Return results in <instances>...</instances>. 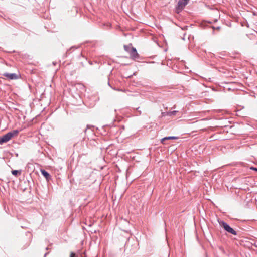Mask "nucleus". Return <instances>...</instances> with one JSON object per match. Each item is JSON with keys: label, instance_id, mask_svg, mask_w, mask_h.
I'll use <instances>...</instances> for the list:
<instances>
[{"label": "nucleus", "instance_id": "obj_1", "mask_svg": "<svg viewBox=\"0 0 257 257\" xmlns=\"http://www.w3.org/2000/svg\"><path fill=\"white\" fill-rule=\"evenodd\" d=\"M218 222L220 226L226 232L231 234L233 235H237V232L232 228L227 223L223 220H218Z\"/></svg>", "mask_w": 257, "mask_h": 257}, {"label": "nucleus", "instance_id": "obj_2", "mask_svg": "<svg viewBox=\"0 0 257 257\" xmlns=\"http://www.w3.org/2000/svg\"><path fill=\"white\" fill-rule=\"evenodd\" d=\"M19 132V131L18 130H13L1 137L5 141V142H7L13 137L17 136Z\"/></svg>", "mask_w": 257, "mask_h": 257}, {"label": "nucleus", "instance_id": "obj_3", "mask_svg": "<svg viewBox=\"0 0 257 257\" xmlns=\"http://www.w3.org/2000/svg\"><path fill=\"white\" fill-rule=\"evenodd\" d=\"M189 0H179L176 6V12L180 13L188 3Z\"/></svg>", "mask_w": 257, "mask_h": 257}, {"label": "nucleus", "instance_id": "obj_4", "mask_svg": "<svg viewBox=\"0 0 257 257\" xmlns=\"http://www.w3.org/2000/svg\"><path fill=\"white\" fill-rule=\"evenodd\" d=\"M3 75L10 80H16L19 78L18 75L16 73H5Z\"/></svg>", "mask_w": 257, "mask_h": 257}, {"label": "nucleus", "instance_id": "obj_5", "mask_svg": "<svg viewBox=\"0 0 257 257\" xmlns=\"http://www.w3.org/2000/svg\"><path fill=\"white\" fill-rule=\"evenodd\" d=\"M129 54L131 58L133 60L138 59L139 57V55L137 52V49L135 47L132 48V50H131L130 53Z\"/></svg>", "mask_w": 257, "mask_h": 257}, {"label": "nucleus", "instance_id": "obj_6", "mask_svg": "<svg viewBox=\"0 0 257 257\" xmlns=\"http://www.w3.org/2000/svg\"><path fill=\"white\" fill-rule=\"evenodd\" d=\"M40 172L42 175H43L45 178L47 182H49L50 180H52V177L48 172L44 169H41Z\"/></svg>", "mask_w": 257, "mask_h": 257}, {"label": "nucleus", "instance_id": "obj_7", "mask_svg": "<svg viewBox=\"0 0 257 257\" xmlns=\"http://www.w3.org/2000/svg\"><path fill=\"white\" fill-rule=\"evenodd\" d=\"M178 138L179 137L176 136H167L161 139L160 142L162 144L166 145V143L165 142V141L169 140H176L178 139Z\"/></svg>", "mask_w": 257, "mask_h": 257}, {"label": "nucleus", "instance_id": "obj_8", "mask_svg": "<svg viewBox=\"0 0 257 257\" xmlns=\"http://www.w3.org/2000/svg\"><path fill=\"white\" fill-rule=\"evenodd\" d=\"M177 112H178V111H176V110H174L172 111L163 112L161 113V115L163 117L166 116H172L173 115H175Z\"/></svg>", "mask_w": 257, "mask_h": 257}, {"label": "nucleus", "instance_id": "obj_9", "mask_svg": "<svg viewBox=\"0 0 257 257\" xmlns=\"http://www.w3.org/2000/svg\"><path fill=\"white\" fill-rule=\"evenodd\" d=\"M133 47H134L132 46L131 44H130L128 45H124V50L129 53H130V51L132 50V48H133Z\"/></svg>", "mask_w": 257, "mask_h": 257}, {"label": "nucleus", "instance_id": "obj_10", "mask_svg": "<svg viewBox=\"0 0 257 257\" xmlns=\"http://www.w3.org/2000/svg\"><path fill=\"white\" fill-rule=\"evenodd\" d=\"M12 174L14 176H15L16 177H17L19 175H21V170H12Z\"/></svg>", "mask_w": 257, "mask_h": 257}, {"label": "nucleus", "instance_id": "obj_11", "mask_svg": "<svg viewBox=\"0 0 257 257\" xmlns=\"http://www.w3.org/2000/svg\"><path fill=\"white\" fill-rule=\"evenodd\" d=\"M211 23H212V22L210 21H204L202 22V25L206 26V25H207V24H211Z\"/></svg>", "mask_w": 257, "mask_h": 257}, {"label": "nucleus", "instance_id": "obj_12", "mask_svg": "<svg viewBox=\"0 0 257 257\" xmlns=\"http://www.w3.org/2000/svg\"><path fill=\"white\" fill-rule=\"evenodd\" d=\"M212 29H213V30H220L221 27L220 26H217V27H214V26H211V27Z\"/></svg>", "mask_w": 257, "mask_h": 257}, {"label": "nucleus", "instance_id": "obj_13", "mask_svg": "<svg viewBox=\"0 0 257 257\" xmlns=\"http://www.w3.org/2000/svg\"><path fill=\"white\" fill-rule=\"evenodd\" d=\"M7 143L2 138V137H0V145H2L4 143Z\"/></svg>", "mask_w": 257, "mask_h": 257}, {"label": "nucleus", "instance_id": "obj_14", "mask_svg": "<svg viewBox=\"0 0 257 257\" xmlns=\"http://www.w3.org/2000/svg\"><path fill=\"white\" fill-rule=\"evenodd\" d=\"M70 257H77V256L74 252H72L70 255Z\"/></svg>", "mask_w": 257, "mask_h": 257}, {"label": "nucleus", "instance_id": "obj_15", "mask_svg": "<svg viewBox=\"0 0 257 257\" xmlns=\"http://www.w3.org/2000/svg\"><path fill=\"white\" fill-rule=\"evenodd\" d=\"M108 85H109V86H110V87L111 88H112L113 89H114V90H119V89H116L115 88H113V87L111 86V84H110V83L109 81H108Z\"/></svg>", "mask_w": 257, "mask_h": 257}, {"label": "nucleus", "instance_id": "obj_16", "mask_svg": "<svg viewBox=\"0 0 257 257\" xmlns=\"http://www.w3.org/2000/svg\"><path fill=\"white\" fill-rule=\"evenodd\" d=\"M128 246H129V241H128V242H126V243L125 244V250L128 248Z\"/></svg>", "mask_w": 257, "mask_h": 257}, {"label": "nucleus", "instance_id": "obj_17", "mask_svg": "<svg viewBox=\"0 0 257 257\" xmlns=\"http://www.w3.org/2000/svg\"><path fill=\"white\" fill-rule=\"evenodd\" d=\"M251 170H254L257 172V168L254 167H251L250 168Z\"/></svg>", "mask_w": 257, "mask_h": 257}, {"label": "nucleus", "instance_id": "obj_18", "mask_svg": "<svg viewBox=\"0 0 257 257\" xmlns=\"http://www.w3.org/2000/svg\"><path fill=\"white\" fill-rule=\"evenodd\" d=\"M80 135H81V137H80V139H81V138L84 139V134L82 133H80Z\"/></svg>", "mask_w": 257, "mask_h": 257}, {"label": "nucleus", "instance_id": "obj_19", "mask_svg": "<svg viewBox=\"0 0 257 257\" xmlns=\"http://www.w3.org/2000/svg\"><path fill=\"white\" fill-rule=\"evenodd\" d=\"M140 107L137 108V112L139 113V114H141V111L139 110Z\"/></svg>", "mask_w": 257, "mask_h": 257}, {"label": "nucleus", "instance_id": "obj_20", "mask_svg": "<svg viewBox=\"0 0 257 257\" xmlns=\"http://www.w3.org/2000/svg\"><path fill=\"white\" fill-rule=\"evenodd\" d=\"M88 128V126H87V128H85V130L83 131L84 133L85 134L86 132L87 131Z\"/></svg>", "mask_w": 257, "mask_h": 257}, {"label": "nucleus", "instance_id": "obj_21", "mask_svg": "<svg viewBox=\"0 0 257 257\" xmlns=\"http://www.w3.org/2000/svg\"><path fill=\"white\" fill-rule=\"evenodd\" d=\"M77 48H78V47H75V46H72V47H71L70 48V49H74H74H76Z\"/></svg>", "mask_w": 257, "mask_h": 257}, {"label": "nucleus", "instance_id": "obj_22", "mask_svg": "<svg viewBox=\"0 0 257 257\" xmlns=\"http://www.w3.org/2000/svg\"><path fill=\"white\" fill-rule=\"evenodd\" d=\"M49 253V252H47L44 254V257H46V255Z\"/></svg>", "mask_w": 257, "mask_h": 257}, {"label": "nucleus", "instance_id": "obj_23", "mask_svg": "<svg viewBox=\"0 0 257 257\" xmlns=\"http://www.w3.org/2000/svg\"><path fill=\"white\" fill-rule=\"evenodd\" d=\"M89 63L90 65H92V62L91 61H89Z\"/></svg>", "mask_w": 257, "mask_h": 257}, {"label": "nucleus", "instance_id": "obj_24", "mask_svg": "<svg viewBox=\"0 0 257 257\" xmlns=\"http://www.w3.org/2000/svg\"><path fill=\"white\" fill-rule=\"evenodd\" d=\"M49 248L48 247H47L46 248V250H49Z\"/></svg>", "mask_w": 257, "mask_h": 257}, {"label": "nucleus", "instance_id": "obj_25", "mask_svg": "<svg viewBox=\"0 0 257 257\" xmlns=\"http://www.w3.org/2000/svg\"><path fill=\"white\" fill-rule=\"evenodd\" d=\"M122 128H124V125H122Z\"/></svg>", "mask_w": 257, "mask_h": 257}, {"label": "nucleus", "instance_id": "obj_26", "mask_svg": "<svg viewBox=\"0 0 257 257\" xmlns=\"http://www.w3.org/2000/svg\"><path fill=\"white\" fill-rule=\"evenodd\" d=\"M70 50H71V49H69V50H67V53L68 52H69V51H70Z\"/></svg>", "mask_w": 257, "mask_h": 257}, {"label": "nucleus", "instance_id": "obj_27", "mask_svg": "<svg viewBox=\"0 0 257 257\" xmlns=\"http://www.w3.org/2000/svg\"><path fill=\"white\" fill-rule=\"evenodd\" d=\"M70 50H71V49H69V50H67V53L68 52H69V51H70Z\"/></svg>", "mask_w": 257, "mask_h": 257}, {"label": "nucleus", "instance_id": "obj_28", "mask_svg": "<svg viewBox=\"0 0 257 257\" xmlns=\"http://www.w3.org/2000/svg\"><path fill=\"white\" fill-rule=\"evenodd\" d=\"M206 257H208L207 254H206Z\"/></svg>", "mask_w": 257, "mask_h": 257}, {"label": "nucleus", "instance_id": "obj_29", "mask_svg": "<svg viewBox=\"0 0 257 257\" xmlns=\"http://www.w3.org/2000/svg\"><path fill=\"white\" fill-rule=\"evenodd\" d=\"M247 27H249V25H248V24H247Z\"/></svg>", "mask_w": 257, "mask_h": 257}]
</instances>
